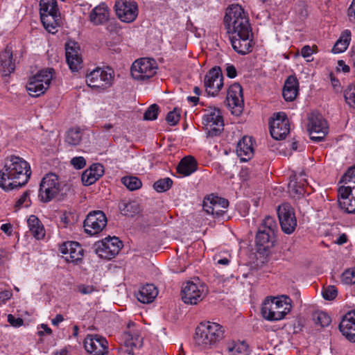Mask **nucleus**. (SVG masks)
Returning a JSON list of instances; mask_svg holds the SVG:
<instances>
[{"label": "nucleus", "instance_id": "obj_1", "mask_svg": "<svg viewBox=\"0 0 355 355\" xmlns=\"http://www.w3.org/2000/svg\"><path fill=\"white\" fill-rule=\"evenodd\" d=\"M31 175L29 164L24 159L10 156L0 171V187L8 191L24 186Z\"/></svg>", "mask_w": 355, "mask_h": 355}, {"label": "nucleus", "instance_id": "obj_2", "mask_svg": "<svg viewBox=\"0 0 355 355\" xmlns=\"http://www.w3.org/2000/svg\"><path fill=\"white\" fill-rule=\"evenodd\" d=\"M224 24L228 34L251 33L248 15L238 4L229 6L224 17Z\"/></svg>", "mask_w": 355, "mask_h": 355}, {"label": "nucleus", "instance_id": "obj_3", "mask_svg": "<svg viewBox=\"0 0 355 355\" xmlns=\"http://www.w3.org/2000/svg\"><path fill=\"white\" fill-rule=\"evenodd\" d=\"M291 309V300L288 296L268 297L262 304L261 313L266 320L277 321L284 318Z\"/></svg>", "mask_w": 355, "mask_h": 355}, {"label": "nucleus", "instance_id": "obj_4", "mask_svg": "<svg viewBox=\"0 0 355 355\" xmlns=\"http://www.w3.org/2000/svg\"><path fill=\"white\" fill-rule=\"evenodd\" d=\"M224 337V329L216 322H202L196 329L194 340L201 349L214 345Z\"/></svg>", "mask_w": 355, "mask_h": 355}, {"label": "nucleus", "instance_id": "obj_5", "mask_svg": "<svg viewBox=\"0 0 355 355\" xmlns=\"http://www.w3.org/2000/svg\"><path fill=\"white\" fill-rule=\"evenodd\" d=\"M40 14L44 28L49 33H55L62 22L57 1L40 0Z\"/></svg>", "mask_w": 355, "mask_h": 355}, {"label": "nucleus", "instance_id": "obj_6", "mask_svg": "<svg viewBox=\"0 0 355 355\" xmlns=\"http://www.w3.org/2000/svg\"><path fill=\"white\" fill-rule=\"evenodd\" d=\"M53 69L47 68L38 71L29 78L26 89L29 94L34 97L43 94L49 87L53 76Z\"/></svg>", "mask_w": 355, "mask_h": 355}, {"label": "nucleus", "instance_id": "obj_7", "mask_svg": "<svg viewBox=\"0 0 355 355\" xmlns=\"http://www.w3.org/2000/svg\"><path fill=\"white\" fill-rule=\"evenodd\" d=\"M157 67L155 60L142 58L135 61L131 67V75L137 80L145 81L152 78Z\"/></svg>", "mask_w": 355, "mask_h": 355}, {"label": "nucleus", "instance_id": "obj_8", "mask_svg": "<svg viewBox=\"0 0 355 355\" xmlns=\"http://www.w3.org/2000/svg\"><path fill=\"white\" fill-rule=\"evenodd\" d=\"M60 191L58 176L54 173H49L41 181L38 196L42 202H48L53 199Z\"/></svg>", "mask_w": 355, "mask_h": 355}, {"label": "nucleus", "instance_id": "obj_9", "mask_svg": "<svg viewBox=\"0 0 355 355\" xmlns=\"http://www.w3.org/2000/svg\"><path fill=\"white\" fill-rule=\"evenodd\" d=\"M208 136L215 137L223 130L224 123L220 110L216 107H209L202 118Z\"/></svg>", "mask_w": 355, "mask_h": 355}, {"label": "nucleus", "instance_id": "obj_10", "mask_svg": "<svg viewBox=\"0 0 355 355\" xmlns=\"http://www.w3.org/2000/svg\"><path fill=\"white\" fill-rule=\"evenodd\" d=\"M113 78L110 69L97 67L86 76V83L90 87L105 89L112 85Z\"/></svg>", "mask_w": 355, "mask_h": 355}, {"label": "nucleus", "instance_id": "obj_11", "mask_svg": "<svg viewBox=\"0 0 355 355\" xmlns=\"http://www.w3.org/2000/svg\"><path fill=\"white\" fill-rule=\"evenodd\" d=\"M123 247L122 242L117 237L105 238L94 244L96 253L101 258L111 259L118 254Z\"/></svg>", "mask_w": 355, "mask_h": 355}, {"label": "nucleus", "instance_id": "obj_12", "mask_svg": "<svg viewBox=\"0 0 355 355\" xmlns=\"http://www.w3.org/2000/svg\"><path fill=\"white\" fill-rule=\"evenodd\" d=\"M269 125L270 135L276 140L284 139L290 131L288 119L283 112L275 113Z\"/></svg>", "mask_w": 355, "mask_h": 355}, {"label": "nucleus", "instance_id": "obj_13", "mask_svg": "<svg viewBox=\"0 0 355 355\" xmlns=\"http://www.w3.org/2000/svg\"><path fill=\"white\" fill-rule=\"evenodd\" d=\"M205 295L206 289L202 284H197L189 281L182 287V300L185 304H197Z\"/></svg>", "mask_w": 355, "mask_h": 355}, {"label": "nucleus", "instance_id": "obj_14", "mask_svg": "<svg viewBox=\"0 0 355 355\" xmlns=\"http://www.w3.org/2000/svg\"><path fill=\"white\" fill-rule=\"evenodd\" d=\"M308 130L311 140L321 141L328 133L327 123L321 114L312 113L309 116Z\"/></svg>", "mask_w": 355, "mask_h": 355}, {"label": "nucleus", "instance_id": "obj_15", "mask_svg": "<svg viewBox=\"0 0 355 355\" xmlns=\"http://www.w3.org/2000/svg\"><path fill=\"white\" fill-rule=\"evenodd\" d=\"M277 215L282 231L290 234L297 226V220L293 207L288 203H283L277 209Z\"/></svg>", "mask_w": 355, "mask_h": 355}, {"label": "nucleus", "instance_id": "obj_16", "mask_svg": "<svg viewBox=\"0 0 355 355\" xmlns=\"http://www.w3.org/2000/svg\"><path fill=\"white\" fill-rule=\"evenodd\" d=\"M107 225V218L102 211H90L84 220L85 231L91 236L100 233Z\"/></svg>", "mask_w": 355, "mask_h": 355}, {"label": "nucleus", "instance_id": "obj_17", "mask_svg": "<svg viewBox=\"0 0 355 355\" xmlns=\"http://www.w3.org/2000/svg\"><path fill=\"white\" fill-rule=\"evenodd\" d=\"M226 101L233 114L238 116L242 112L244 102L243 89L240 84L234 83L229 87Z\"/></svg>", "mask_w": 355, "mask_h": 355}, {"label": "nucleus", "instance_id": "obj_18", "mask_svg": "<svg viewBox=\"0 0 355 355\" xmlns=\"http://www.w3.org/2000/svg\"><path fill=\"white\" fill-rule=\"evenodd\" d=\"M116 14L121 21L130 23L138 15V6L135 1L119 0L115 3Z\"/></svg>", "mask_w": 355, "mask_h": 355}, {"label": "nucleus", "instance_id": "obj_19", "mask_svg": "<svg viewBox=\"0 0 355 355\" xmlns=\"http://www.w3.org/2000/svg\"><path fill=\"white\" fill-rule=\"evenodd\" d=\"M338 204L346 213L355 214V185L339 187Z\"/></svg>", "mask_w": 355, "mask_h": 355}, {"label": "nucleus", "instance_id": "obj_20", "mask_svg": "<svg viewBox=\"0 0 355 355\" xmlns=\"http://www.w3.org/2000/svg\"><path fill=\"white\" fill-rule=\"evenodd\" d=\"M85 350L93 355H105L108 351L107 340L97 334L87 335L84 340Z\"/></svg>", "mask_w": 355, "mask_h": 355}, {"label": "nucleus", "instance_id": "obj_21", "mask_svg": "<svg viewBox=\"0 0 355 355\" xmlns=\"http://www.w3.org/2000/svg\"><path fill=\"white\" fill-rule=\"evenodd\" d=\"M227 200L218 196L208 197L203 201V209L215 218L223 216L228 207Z\"/></svg>", "mask_w": 355, "mask_h": 355}, {"label": "nucleus", "instance_id": "obj_22", "mask_svg": "<svg viewBox=\"0 0 355 355\" xmlns=\"http://www.w3.org/2000/svg\"><path fill=\"white\" fill-rule=\"evenodd\" d=\"M205 86L209 95L216 96L223 86V76L220 67L212 68L205 77Z\"/></svg>", "mask_w": 355, "mask_h": 355}, {"label": "nucleus", "instance_id": "obj_23", "mask_svg": "<svg viewBox=\"0 0 355 355\" xmlns=\"http://www.w3.org/2000/svg\"><path fill=\"white\" fill-rule=\"evenodd\" d=\"M134 326L133 322H130L128 324V330L122 335L124 347L126 348L125 352L129 355H133L134 349L140 348L143 345V338L139 335L138 331L131 329V327Z\"/></svg>", "mask_w": 355, "mask_h": 355}, {"label": "nucleus", "instance_id": "obj_24", "mask_svg": "<svg viewBox=\"0 0 355 355\" xmlns=\"http://www.w3.org/2000/svg\"><path fill=\"white\" fill-rule=\"evenodd\" d=\"M59 250L62 254L67 255L65 259L67 262L78 263L83 257V249L76 241L64 242L60 245Z\"/></svg>", "mask_w": 355, "mask_h": 355}, {"label": "nucleus", "instance_id": "obj_25", "mask_svg": "<svg viewBox=\"0 0 355 355\" xmlns=\"http://www.w3.org/2000/svg\"><path fill=\"white\" fill-rule=\"evenodd\" d=\"M230 35V42L235 51L241 55H245L251 51L252 40L250 39V36L252 35V33Z\"/></svg>", "mask_w": 355, "mask_h": 355}, {"label": "nucleus", "instance_id": "obj_26", "mask_svg": "<svg viewBox=\"0 0 355 355\" xmlns=\"http://www.w3.org/2000/svg\"><path fill=\"white\" fill-rule=\"evenodd\" d=\"M66 60L70 69L77 71L80 68L82 58L80 54V47L74 42H69L65 44Z\"/></svg>", "mask_w": 355, "mask_h": 355}, {"label": "nucleus", "instance_id": "obj_27", "mask_svg": "<svg viewBox=\"0 0 355 355\" xmlns=\"http://www.w3.org/2000/svg\"><path fill=\"white\" fill-rule=\"evenodd\" d=\"M343 335L350 342H355V309L347 312L339 324Z\"/></svg>", "mask_w": 355, "mask_h": 355}, {"label": "nucleus", "instance_id": "obj_28", "mask_svg": "<svg viewBox=\"0 0 355 355\" xmlns=\"http://www.w3.org/2000/svg\"><path fill=\"white\" fill-rule=\"evenodd\" d=\"M236 151L241 162L250 160L254 155L252 137L244 136L238 142Z\"/></svg>", "mask_w": 355, "mask_h": 355}, {"label": "nucleus", "instance_id": "obj_29", "mask_svg": "<svg viewBox=\"0 0 355 355\" xmlns=\"http://www.w3.org/2000/svg\"><path fill=\"white\" fill-rule=\"evenodd\" d=\"M103 173V166L99 163L94 164L89 169L83 173L81 180L84 185L89 186L98 180Z\"/></svg>", "mask_w": 355, "mask_h": 355}, {"label": "nucleus", "instance_id": "obj_30", "mask_svg": "<svg viewBox=\"0 0 355 355\" xmlns=\"http://www.w3.org/2000/svg\"><path fill=\"white\" fill-rule=\"evenodd\" d=\"M15 65L12 61V52L11 49H6L0 54V73L3 76H9L15 70Z\"/></svg>", "mask_w": 355, "mask_h": 355}, {"label": "nucleus", "instance_id": "obj_31", "mask_svg": "<svg viewBox=\"0 0 355 355\" xmlns=\"http://www.w3.org/2000/svg\"><path fill=\"white\" fill-rule=\"evenodd\" d=\"M109 19V9L105 3H101L92 9L89 20L95 26L102 25Z\"/></svg>", "mask_w": 355, "mask_h": 355}, {"label": "nucleus", "instance_id": "obj_32", "mask_svg": "<svg viewBox=\"0 0 355 355\" xmlns=\"http://www.w3.org/2000/svg\"><path fill=\"white\" fill-rule=\"evenodd\" d=\"M157 294V288L153 284H146L138 291L137 298L141 303L148 304L154 300Z\"/></svg>", "mask_w": 355, "mask_h": 355}, {"label": "nucleus", "instance_id": "obj_33", "mask_svg": "<svg viewBox=\"0 0 355 355\" xmlns=\"http://www.w3.org/2000/svg\"><path fill=\"white\" fill-rule=\"evenodd\" d=\"M297 80L294 76H289L284 84L282 95L286 101H293L298 93Z\"/></svg>", "mask_w": 355, "mask_h": 355}, {"label": "nucleus", "instance_id": "obj_34", "mask_svg": "<svg viewBox=\"0 0 355 355\" xmlns=\"http://www.w3.org/2000/svg\"><path fill=\"white\" fill-rule=\"evenodd\" d=\"M119 208L121 214L128 217H133L140 214L142 211L139 203L134 200H122L119 204Z\"/></svg>", "mask_w": 355, "mask_h": 355}, {"label": "nucleus", "instance_id": "obj_35", "mask_svg": "<svg viewBox=\"0 0 355 355\" xmlns=\"http://www.w3.org/2000/svg\"><path fill=\"white\" fill-rule=\"evenodd\" d=\"M197 169V162L196 159L188 156L183 158L177 166V172L183 176H188Z\"/></svg>", "mask_w": 355, "mask_h": 355}, {"label": "nucleus", "instance_id": "obj_36", "mask_svg": "<svg viewBox=\"0 0 355 355\" xmlns=\"http://www.w3.org/2000/svg\"><path fill=\"white\" fill-rule=\"evenodd\" d=\"M275 234L268 232L266 230L259 228L256 236L257 245L261 246L264 250L273 246Z\"/></svg>", "mask_w": 355, "mask_h": 355}, {"label": "nucleus", "instance_id": "obj_37", "mask_svg": "<svg viewBox=\"0 0 355 355\" xmlns=\"http://www.w3.org/2000/svg\"><path fill=\"white\" fill-rule=\"evenodd\" d=\"M29 230L37 239H42L45 235L44 228L40 220L34 215H31L27 220Z\"/></svg>", "mask_w": 355, "mask_h": 355}, {"label": "nucleus", "instance_id": "obj_38", "mask_svg": "<svg viewBox=\"0 0 355 355\" xmlns=\"http://www.w3.org/2000/svg\"><path fill=\"white\" fill-rule=\"evenodd\" d=\"M351 33L345 31L340 38L334 44L332 52L334 53H339L344 52L348 47L350 40Z\"/></svg>", "mask_w": 355, "mask_h": 355}, {"label": "nucleus", "instance_id": "obj_39", "mask_svg": "<svg viewBox=\"0 0 355 355\" xmlns=\"http://www.w3.org/2000/svg\"><path fill=\"white\" fill-rule=\"evenodd\" d=\"M227 351L230 355H249L248 345L244 342L229 343Z\"/></svg>", "mask_w": 355, "mask_h": 355}, {"label": "nucleus", "instance_id": "obj_40", "mask_svg": "<svg viewBox=\"0 0 355 355\" xmlns=\"http://www.w3.org/2000/svg\"><path fill=\"white\" fill-rule=\"evenodd\" d=\"M82 135L79 128H72L67 131L65 141L71 146L78 145L82 139Z\"/></svg>", "mask_w": 355, "mask_h": 355}, {"label": "nucleus", "instance_id": "obj_41", "mask_svg": "<svg viewBox=\"0 0 355 355\" xmlns=\"http://www.w3.org/2000/svg\"><path fill=\"white\" fill-rule=\"evenodd\" d=\"M122 184L130 191H135L141 188V181L135 176H126L121 178Z\"/></svg>", "mask_w": 355, "mask_h": 355}, {"label": "nucleus", "instance_id": "obj_42", "mask_svg": "<svg viewBox=\"0 0 355 355\" xmlns=\"http://www.w3.org/2000/svg\"><path fill=\"white\" fill-rule=\"evenodd\" d=\"M173 185V180L170 178L159 179L153 184L154 189L159 193L165 192L171 189Z\"/></svg>", "mask_w": 355, "mask_h": 355}, {"label": "nucleus", "instance_id": "obj_43", "mask_svg": "<svg viewBox=\"0 0 355 355\" xmlns=\"http://www.w3.org/2000/svg\"><path fill=\"white\" fill-rule=\"evenodd\" d=\"M259 228L266 230L268 232L275 234L277 231V225L272 217L268 216L265 217Z\"/></svg>", "mask_w": 355, "mask_h": 355}, {"label": "nucleus", "instance_id": "obj_44", "mask_svg": "<svg viewBox=\"0 0 355 355\" xmlns=\"http://www.w3.org/2000/svg\"><path fill=\"white\" fill-rule=\"evenodd\" d=\"M313 319L316 324L322 327H327L331 322L330 316L323 311L315 312L313 315Z\"/></svg>", "mask_w": 355, "mask_h": 355}, {"label": "nucleus", "instance_id": "obj_45", "mask_svg": "<svg viewBox=\"0 0 355 355\" xmlns=\"http://www.w3.org/2000/svg\"><path fill=\"white\" fill-rule=\"evenodd\" d=\"M159 111V107L157 104H153L144 114V119L147 121H153L157 118V115Z\"/></svg>", "mask_w": 355, "mask_h": 355}, {"label": "nucleus", "instance_id": "obj_46", "mask_svg": "<svg viewBox=\"0 0 355 355\" xmlns=\"http://www.w3.org/2000/svg\"><path fill=\"white\" fill-rule=\"evenodd\" d=\"M341 282L345 284H355V268L346 270L341 275Z\"/></svg>", "mask_w": 355, "mask_h": 355}, {"label": "nucleus", "instance_id": "obj_47", "mask_svg": "<svg viewBox=\"0 0 355 355\" xmlns=\"http://www.w3.org/2000/svg\"><path fill=\"white\" fill-rule=\"evenodd\" d=\"M345 101L351 107H355V85H349L344 92Z\"/></svg>", "mask_w": 355, "mask_h": 355}, {"label": "nucleus", "instance_id": "obj_48", "mask_svg": "<svg viewBox=\"0 0 355 355\" xmlns=\"http://www.w3.org/2000/svg\"><path fill=\"white\" fill-rule=\"evenodd\" d=\"M180 119V110L174 108L173 111L168 113L166 120L170 125H175Z\"/></svg>", "mask_w": 355, "mask_h": 355}, {"label": "nucleus", "instance_id": "obj_49", "mask_svg": "<svg viewBox=\"0 0 355 355\" xmlns=\"http://www.w3.org/2000/svg\"><path fill=\"white\" fill-rule=\"evenodd\" d=\"M340 182L355 184V165L348 168L346 173L342 176Z\"/></svg>", "mask_w": 355, "mask_h": 355}, {"label": "nucleus", "instance_id": "obj_50", "mask_svg": "<svg viewBox=\"0 0 355 355\" xmlns=\"http://www.w3.org/2000/svg\"><path fill=\"white\" fill-rule=\"evenodd\" d=\"M78 291L83 295H90L94 292H98V288L94 285L79 284L77 286Z\"/></svg>", "mask_w": 355, "mask_h": 355}, {"label": "nucleus", "instance_id": "obj_51", "mask_svg": "<svg viewBox=\"0 0 355 355\" xmlns=\"http://www.w3.org/2000/svg\"><path fill=\"white\" fill-rule=\"evenodd\" d=\"M322 296L325 300H334L337 295V290L334 286H329L322 292Z\"/></svg>", "mask_w": 355, "mask_h": 355}, {"label": "nucleus", "instance_id": "obj_52", "mask_svg": "<svg viewBox=\"0 0 355 355\" xmlns=\"http://www.w3.org/2000/svg\"><path fill=\"white\" fill-rule=\"evenodd\" d=\"M30 191H26L23 193V194L20 196V198L17 200L15 203V207L19 209L20 208L25 202V207H28L30 205Z\"/></svg>", "mask_w": 355, "mask_h": 355}, {"label": "nucleus", "instance_id": "obj_53", "mask_svg": "<svg viewBox=\"0 0 355 355\" xmlns=\"http://www.w3.org/2000/svg\"><path fill=\"white\" fill-rule=\"evenodd\" d=\"M70 163L76 169H81L86 165L85 159L81 156L73 157Z\"/></svg>", "mask_w": 355, "mask_h": 355}, {"label": "nucleus", "instance_id": "obj_54", "mask_svg": "<svg viewBox=\"0 0 355 355\" xmlns=\"http://www.w3.org/2000/svg\"><path fill=\"white\" fill-rule=\"evenodd\" d=\"M8 322L13 327H19L23 324V320L20 318H15L11 314L8 315Z\"/></svg>", "mask_w": 355, "mask_h": 355}, {"label": "nucleus", "instance_id": "obj_55", "mask_svg": "<svg viewBox=\"0 0 355 355\" xmlns=\"http://www.w3.org/2000/svg\"><path fill=\"white\" fill-rule=\"evenodd\" d=\"M313 53V50L309 45L303 46L301 49V55L305 58L310 57Z\"/></svg>", "mask_w": 355, "mask_h": 355}, {"label": "nucleus", "instance_id": "obj_56", "mask_svg": "<svg viewBox=\"0 0 355 355\" xmlns=\"http://www.w3.org/2000/svg\"><path fill=\"white\" fill-rule=\"evenodd\" d=\"M227 76L230 78H234L236 76V70L234 66L227 64L226 67Z\"/></svg>", "mask_w": 355, "mask_h": 355}, {"label": "nucleus", "instance_id": "obj_57", "mask_svg": "<svg viewBox=\"0 0 355 355\" xmlns=\"http://www.w3.org/2000/svg\"><path fill=\"white\" fill-rule=\"evenodd\" d=\"M214 261L217 264L223 266H227L230 262V260L228 258H220L219 255H216L214 257Z\"/></svg>", "mask_w": 355, "mask_h": 355}, {"label": "nucleus", "instance_id": "obj_58", "mask_svg": "<svg viewBox=\"0 0 355 355\" xmlns=\"http://www.w3.org/2000/svg\"><path fill=\"white\" fill-rule=\"evenodd\" d=\"M12 294L10 291H3L0 293V302H5L8 300L10 299Z\"/></svg>", "mask_w": 355, "mask_h": 355}, {"label": "nucleus", "instance_id": "obj_59", "mask_svg": "<svg viewBox=\"0 0 355 355\" xmlns=\"http://www.w3.org/2000/svg\"><path fill=\"white\" fill-rule=\"evenodd\" d=\"M1 230L10 236L12 234V226L10 223L3 224L1 226Z\"/></svg>", "mask_w": 355, "mask_h": 355}, {"label": "nucleus", "instance_id": "obj_60", "mask_svg": "<svg viewBox=\"0 0 355 355\" xmlns=\"http://www.w3.org/2000/svg\"><path fill=\"white\" fill-rule=\"evenodd\" d=\"M348 15L350 18L355 19V0H353L350 7L348 9Z\"/></svg>", "mask_w": 355, "mask_h": 355}, {"label": "nucleus", "instance_id": "obj_61", "mask_svg": "<svg viewBox=\"0 0 355 355\" xmlns=\"http://www.w3.org/2000/svg\"><path fill=\"white\" fill-rule=\"evenodd\" d=\"M64 320V317L61 314L56 315L55 318L52 320V324L57 326L60 322Z\"/></svg>", "mask_w": 355, "mask_h": 355}, {"label": "nucleus", "instance_id": "obj_62", "mask_svg": "<svg viewBox=\"0 0 355 355\" xmlns=\"http://www.w3.org/2000/svg\"><path fill=\"white\" fill-rule=\"evenodd\" d=\"M338 64L339 67L342 68V71L345 73H347L349 71V67L345 64L343 60H338Z\"/></svg>", "mask_w": 355, "mask_h": 355}, {"label": "nucleus", "instance_id": "obj_63", "mask_svg": "<svg viewBox=\"0 0 355 355\" xmlns=\"http://www.w3.org/2000/svg\"><path fill=\"white\" fill-rule=\"evenodd\" d=\"M347 236L345 234H343L338 238V239L336 241V243H338L339 245H342L343 243H345L347 242Z\"/></svg>", "mask_w": 355, "mask_h": 355}, {"label": "nucleus", "instance_id": "obj_64", "mask_svg": "<svg viewBox=\"0 0 355 355\" xmlns=\"http://www.w3.org/2000/svg\"><path fill=\"white\" fill-rule=\"evenodd\" d=\"M351 60L353 62L354 66L355 67V46L352 47L351 50Z\"/></svg>", "mask_w": 355, "mask_h": 355}]
</instances>
